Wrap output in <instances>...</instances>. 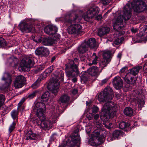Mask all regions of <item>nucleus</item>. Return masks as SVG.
<instances>
[{"label": "nucleus", "mask_w": 147, "mask_h": 147, "mask_svg": "<svg viewBox=\"0 0 147 147\" xmlns=\"http://www.w3.org/2000/svg\"><path fill=\"white\" fill-rule=\"evenodd\" d=\"M113 90L110 87L106 88L98 96V100L105 102L102 109V116L100 117L103 121H107L110 118H112L116 115L117 107L116 104L111 100L113 97Z\"/></svg>", "instance_id": "obj_1"}, {"label": "nucleus", "mask_w": 147, "mask_h": 147, "mask_svg": "<svg viewBox=\"0 0 147 147\" xmlns=\"http://www.w3.org/2000/svg\"><path fill=\"white\" fill-rule=\"evenodd\" d=\"M46 109L45 104L42 102H37L33 108L34 112H36L37 116L40 119L41 123L38 124L40 128L43 129H49L52 127V123L56 122L57 119V115L54 113L50 117L49 120H45L46 118L45 116V111Z\"/></svg>", "instance_id": "obj_2"}, {"label": "nucleus", "mask_w": 147, "mask_h": 147, "mask_svg": "<svg viewBox=\"0 0 147 147\" xmlns=\"http://www.w3.org/2000/svg\"><path fill=\"white\" fill-rule=\"evenodd\" d=\"M99 12V8L98 7H94L91 8L87 11L85 13L80 12V13L76 15L74 20L71 19V18L70 15L68 14H66L65 16L63 18H58L56 19V21H63L66 23L72 24L75 22H78L83 18L86 21H88L92 19L93 17L96 14L98 13Z\"/></svg>", "instance_id": "obj_3"}, {"label": "nucleus", "mask_w": 147, "mask_h": 147, "mask_svg": "<svg viewBox=\"0 0 147 147\" xmlns=\"http://www.w3.org/2000/svg\"><path fill=\"white\" fill-rule=\"evenodd\" d=\"M78 65L79 61L77 58H75L74 60H69L68 64L65 65V69L67 76L70 78L74 77L72 79L73 82H76L77 81L76 77L79 74L78 67Z\"/></svg>", "instance_id": "obj_4"}, {"label": "nucleus", "mask_w": 147, "mask_h": 147, "mask_svg": "<svg viewBox=\"0 0 147 147\" xmlns=\"http://www.w3.org/2000/svg\"><path fill=\"white\" fill-rule=\"evenodd\" d=\"M123 15H120L117 18L113 25V28L116 30H119L123 28L122 24L123 19L125 21L128 20L131 18V9L128 6H125L123 11Z\"/></svg>", "instance_id": "obj_5"}, {"label": "nucleus", "mask_w": 147, "mask_h": 147, "mask_svg": "<svg viewBox=\"0 0 147 147\" xmlns=\"http://www.w3.org/2000/svg\"><path fill=\"white\" fill-rule=\"evenodd\" d=\"M64 74L62 72L60 73L56 78H53L49 83L48 87L51 89L52 93L55 95L58 92L59 87V82L58 79H63Z\"/></svg>", "instance_id": "obj_6"}, {"label": "nucleus", "mask_w": 147, "mask_h": 147, "mask_svg": "<svg viewBox=\"0 0 147 147\" xmlns=\"http://www.w3.org/2000/svg\"><path fill=\"white\" fill-rule=\"evenodd\" d=\"M34 64L33 58L30 57H25L22 60L20 63L19 68L21 70L26 71L30 67H32Z\"/></svg>", "instance_id": "obj_7"}, {"label": "nucleus", "mask_w": 147, "mask_h": 147, "mask_svg": "<svg viewBox=\"0 0 147 147\" xmlns=\"http://www.w3.org/2000/svg\"><path fill=\"white\" fill-rule=\"evenodd\" d=\"M131 5L134 11L136 12H142L147 10V6L142 0H134L131 3Z\"/></svg>", "instance_id": "obj_8"}, {"label": "nucleus", "mask_w": 147, "mask_h": 147, "mask_svg": "<svg viewBox=\"0 0 147 147\" xmlns=\"http://www.w3.org/2000/svg\"><path fill=\"white\" fill-rule=\"evenodd\" d=\"M67 31L69 34L75 35L81 34L83 33L82 31V26L78 24H72L69 26L67 29Z\"/></svg>", "instance_id": "obj_9"}, {"label": "nucleus", "mask_w": 147, "mask_h": 147, "mask_svg": "<svg viewBox=\"0 0 147 147\" xmlns=\"http://www.w3.org/2000/svg\"><path fill=\"white\" fill-rule=\"evenodd\" d=\"M111 54V52L109 51L105 52L103 53V58L99 63L100 66L102 68L106 66L110 61Z\"/></svg>", "instance_id": "obj_10"}, {"label": "nucleus", "mask_w": 147, "mask_h": 147, "mask_svg": "<svg viewBox=\"0 0 147 147\" xmlns=\"http://www.w3.org/2000/svg\"><path fill=\"white\" fill-rule=\"evenodd\" d=\"M19 29L22 32H29L32 31V26L30 24L21 22L18 26Z\"/></svg>", "instance_id": "obj_11"}, {"label": "nucleus", "mask_w": 147, "mask_h": 147, "mask_svg": "<svg viewBox=\"0 0 147 147\" xmlns=\"http://www.w3.org/2000/svg\"><path fill=\"white\" fill-rule=\"evenodd\" d=\"M57 28L55 26L50 25L45 27L44 31L47 34L53 35L57 32Z\"/></svg>", "instance_id": "obj_12"}, {"label": "nucleus", "mask_w": 147, "mask_h": 147, "mask_svg": "<svg viewBox=\"0 0 147 147\" xmlns=\"http://www.w3.org/2000/svg\"><path fill=\"white\" fill-rule=\"evenodd\" d=\"M102 131L100 129L94 130L93 132L92 135L94 137H96L97 140L99 142V143H102L104 140V136L102 133Z\"/></svg>", "instance_id": "obj_13"}, {"label": "nucleus", "mask_w": 147, "mask_h": 147, "mask_svg": "<svg viewBox=\"0 0 147 147\" xmlns=\"http://www.w3.org/2000/svg\"><path fill=\"white\" fill-rule=\"evenodd\" d=\"M131 74L129 72L127 73L124 77H123L125 81L129 84H134L136 82L138 77H132L131 76Z\"/></svg>", "instance_id": "obj_14"}, {"label": "nucleus", "mask_w": 147, "mask_h": 147, "mask_svg": "<svg viewBox=\"0 0 147 147\" xmlns=\"http://www.w3.org/2000/svg\"><path fill=\"white\" fill-rule=\"evenodd\" d=\"M80 137L79 133L77 131H75L71 138L70 143L72 147L75 146L77 144H79L80 142Z\"/></svg>", "instance_id": "obj_15"}, {"label": "nucleus", "mask_w": 147, "mask_h": 147, "mask_svg": "<svg viewBox=\"0 0 147 147\" xmlns=\"http://www.w3.org/2000/svg\"><path fill=\"white\" fill-rule=\"evenodd\" d=\"M124 133L121 130H116L113 133V137H109L107 138V140L109 141H112L115 138L117 139H119L124 135Z\"/></svg>", "instance_id": "obj_16"}, {"label": "nucleus", "mask_w": 147, "mask_h": 147, "mask_svg": "<svg viewBox=\"0 0 147 147\" xmlns=\"http://www.w3.org/2000/svg\"><path fill=\"white\" fill-rule=\"evenodd\" d=\"M49 51L48 49L42 47L38 48L35 51L36 55H40L42 56H45L49 54Z\"/></svg>", "instance_id": "obj_17"}, {"label": "nucleus", "mask_w": 147, "mask_h": 147, "mask_svg": "<svg viewBox=\"0 0 147 147\" xmlns=\"http://www.w3.org/2000/svg\"><path fill=\"white\" fill-rule=\"evenodd\" d=\"M113 83L114 86L117 89L122 88L123 85V81L119 76H117L113 79Z\"/></svg>", "instance_id": "obj_18"}, {"label": "nucleus", "mask_w": 147, "mask_h": 147, "mask_svg": "<svg viewBox=\"0 0 147 147\" xmlns=\"http://www.w3.org/2000/svg\"><path fill=\"white\" fill-rule=\"evenodd\" d=\"M42 41V43L45 45H51L55 42V41L53 38L44 37L42 39H38L37 42L39 43L41 42Z\"/></svg>", "instance_id": "obj_19"}, {"label": "nucleus", "mask_w": 147, "mask_h": 147, "mask_svg": "<svg viewBox=\"0 0 147 147\" xmlns=\"http://www.w3.org/2000/svg\"><path fill=\"white\" fill-rule=\"evenodd\" d=\"M86 44V45L89 48L91 49L95 48L98 47L96 39L94 38H91L87 40H85L84 41Z\"/></svg>", "instance_id": "obj_20"}, {"label": "nucleus", "mask_w": 147, "mask_h": 147, "mask_svg": "<svg viewBox=\"0 0 147 147\" xmlns=\"http://www.w3.org/2000/svg\"><path fill=\"white\" fill-rule=\"evenodd\" d=\"M98 71L99 69L98 67L95 66H92L88 69L87 72L92 76H95L98 75Z\"/></svg>", "instance_id": "obj_21"}, {"label": "nucleus", "mask_w": 147, "mask_h": 147, "mask_svg": "<svg viewBox=\"0 0 147 147\" xmlns=\"http://www.w3.org/2000/svg\"><path fill=\"white\" fill-rule=\"evenodd\" d=\"M88 50V48L84 41L78 47L77 49L79 53L81 54L86 52Z\"/></svg>", "instance_id": "obj_22"}, {"label": "nucleus", "mask_w": 147, "mask_h": 147, "mask_svg": "<svg viewBox=\"0 0 147 147\" xmlns=\"http://www.w3.org/2000/svg\"><path fill=\"white\" fill-rule=\"evenodd\" d=\"M130 125L129 123L124 121L121 122L119 124V128L125 131H129L131 130V128L130 127Z\"/></svg>", "instance_id": "obj_23"}, {"label": "nucleus", "mask_w": 147, "mask_h": 147, "mask_svg": "<svg viewBox=\"0 0 147 147\" xmlns=\"http://www.w3.org/2000/svg\"><path fill=\"white\" fill-rule=\"evenodd\" d=\"M110 31V28L108 27H104L100 28L98 32V35L100 36L108 33Z\"/></svg>", "instance_id": "obj_24"}, {"label": "nucleus", "mask_w": 147, "mask_h": 147, "mask_svg": "<svg viewBox=\"0 0 147 147\" xmlns=\"http://www.w3.org/2000/svg\"><path fill=\"white\" fill-rule=\"evenodd\" d=\"M142 68V66L140 65L136 66L130 69L129 72L131 75H133L134 76H136L137 75L140 70Z\"/></svg>", "instance_id": "obj_25"}, {"label": "nucleus", "mask_w": 147, "mask_h": 147, "mask_svg": "<svg viewBox=\"0 0 147 147\" xmlns=\"http://www.w3.org/2000/svg\"><path fill=\"white\" fill-rule=\"evenodd\" d=\"M54 69L53 66H51L48 67L42 73L41 77L45 78L48 76Z\"/></svg>", "instance_id": "obj_26"}, {"label": "nucleus", "mask_w": 147, "mask_h": 147, "mask_svg": "<svg viewBox=\"0 0 147 147\" xmlns=\"http://www.w3.org/2000/svg\"><path fill=\"white\" fill-rule=\"evenodd\" d=\"M124 113L125 115L131 117L133 115V111L131 107H127L124 110Z\"/></svg>", "instance_id": "obj_27"}, {"label": "nucleus", "mask_w": 147, "mask_h": 147, "mask_svg": "<svg viewBox=\"0 0 147 147\" xmlns=\"http://www.w3.org/2000/svg\"><path fill=\"white\" fill-rule=\"evenodd\" d=\"M7 63L10 65H15L18 62V59L13 56H12L9 58L7 60Z\"/></svg>", "instance_id": "obj_28"}, {"label": "nucleus", "mask_w": 147, "mask_h": 147, "mask_svg": "<svg viewBox=\"0 0 147 147\" xmlns=\"http://www.w3.org/2000/svg\"><path fill=\"white\" fill-rule=\"evenodd\" d=\"M50 93L48 91H47L44 93L41 96V100L44 102H46L48 100Z\"/></svg>", "instance_id": "obj_29"}, {"label": "nucleus", "mask_w": 147, "mask_h": 147, "mask_svg": "<svg viewBox=\"0 0 147 147\" xmlns=\"http://www.w3.org/2000/svg\"><path fill=\"white\" fill-rule=\"evenodd\" d=\"M69 100V97L66 94L62 95L59 99V101L62 103H66Z\"/></svg>", "instance_id": "obj_30"}, {"label": "nucleus", "mask_w": 147, "mask_h": 147, "mask_svg": "<svg viewBox=\"0 0 147 147\" xmlns=\"http://www.w3.org/2000/svg\"><path fill=\"white\" fill-rule=\"evenodd\" d=\"M136 102L138 105V107L140 110H141V108L143 107L144 103V102L143 99H136Z\"/></svg>", "instance_id": "obj_31"}, {"label": "nucleus", "mask_w": 147, "mask_h": 147, "mask_svg": "<svg viewBox=\"0 0 147 147\" xmlns=\"http://www.w3.org/2000/svg\"><path fill=\"white\" fill-rule=\"evenodd\" d=\"M42 78L41 76H40L37 80L31 86L33 88L35 89L39 86L40 82L41 81Z\"/></svg>", "instance_id": "obj_32"}, {"label": "nucleus", "mask_w": 147, "mask_h": 147, "mask_svg": "<svg viewBox=\"0 0 147 147\" xmlns=\"http://www.w3.org/2000/svg\"><path fill=\"white\" fill-rule=\"evenodd\" d=\"M25 100V99L24 98H23L18 103L17 109L19 111H22L24 109V106L22 105Z\"/></svg>", "instance_id": "obj_33"}, {"label": "nucleus", "mask_w": 147, "mask_h": 147, "mask_svg": "<svg viewBox=\"0 0 147 147\" xmlns=\"http://www.w3.org/2000/svg\"><path fill=\"white\" fill-rule=\"evenodd\" d=\"M25 84L22 82H19L15 80L14 82V85L15 88L18 89L21 88Z\"/></svg>", "instance_id": "obj_34"}, {"label": "nucleus", "mask_w": 147, "mask_h": 147, "mask_svg": "<svg viewBox=\"0 0 147 147\" xmlns=\"http://www.w3.org/2000/svg\"><path fill=\"white\" fill-rule=\"evenodd\" d=\"M15 80L19 82H22V83H23L24 84H25L26 80L24 76L20 75L17 76L16 77Z\"/></svg>", "instance_id": "obj_35"}, {"label": "nucleus", "mask_w": 147, "mask_h": 147, "mask_svg": "<svg viewBox=\"0 0 147 147\" xmlns=\"http://www.w3.org/2000/svg\"><path fill=\"white\" fill-rule=\"evenodd\" d=\"M2 79L3 80L5 81V85L6 88L10 84L11 82V80L9 77L6 78L4 76H3L2 78Z\"/></svg>", "instance_id": "obj_36"}, {"label": "nucleus", "mask_w": 147, "mask_h": 147, "mask_svg": "<svg viewBox=\"0 0 147 147\" xmlns=\"http://www.w3.org/2000/svg\"><path fill=\"white\" fill-rule=\"evenodd\" d=\"M38 91L37 90H35L30 93L28 94L26 96L27 98H28L29 99H31L34 97L37 94Z\"/></svg>", "instance_id": "obj_37"}, {"label": "nucleus", "mask_w": 147, "mask_h": 147, "mask_svg": "<svg viewBox=\"0 0 147 147\" xmlns=\"http://www.w3.org/2000/svg\"><path fill=\"white\" fill-rule=\"evenodd\" d=\"M45 68V65H40L37 68L34 69V73H37L42 70Z\"/></svg>", "instance_id": "obj_38"}, {"label": "nucleus", "mask_w": 147, "mask_h": 147, "mask_svg": "<svg viewBox=\"0 0 147 147\" xmlns=\"http://www.w3.org/2000/svg\"><path fill=\"white\" fill-rule=\"evenodd\" d=\"M6 45V42L5 39L0 37V48L3 47Z\"/></svg>", "instance_id": "obj_39"}, {"label": "nucleus", "mask_w": 147, "mask_h": 147, "mask_svg": "<svg viewBox=\"0 0 147 147\" xmlns=\"http://www.w3.org/2000/svg\"><path fill=\"white\" fill-rule=\"evenodd\" d=\"M18 114V111L16 110H14L11 112V115L13 119H15L17 117Z\"/></svg>", "instance_id": "obj_40"}, {"label": "nucleus", "mask_w": 147, "mask_h": 147, "mask_svg": "<svg viewBox=\"0 0 147 147\" xmlns=\"http://www.w3.org/2000/svg\"><path fill=\"white\" fill-rule=\"evenodd\" d=\"M93 123L97 128L98 129L101 128L102 126L101 124V121L100 120L95 121H94Z\"/></svg>", "instance_id": "obj_41"}, {"label": "nucleus", "mask_w": 147, "mask_h": 147, "mask_svg": "<svg viewBox=\"0 0 147 147\" xmlns=\"http://www.w3.org/2000/svg\"><path fill=\"white\" fill-rule=\"evenodd\" d=\"M16 125V123L15 122L13 121L10 125L9 129V133H11L14 129Z\"/></svg>", "instance_id": "obj_42"}, {"label": "nucleus", "mask_w": 147, "mask_h": 147, "mask_svg": "<svg viewBox=\"0 0 147 147\" xmlns=\"http://www.w3.org/2000/svg\"><path fill=\"white\" fill-rule=\"evenodd\" d=\"M5 100V96L2 94H0V107L2 106L3 103L4 102Z\"/></svg>", "instance_id": "obj_43"}, {"label": "nucleus", "mask_w": 147, "mask_h": 147, "mask_svg": "<svg viewBox=\"0 0 147 147\" xmlns=\"http://www.w3.org/2000/svg\"><path fill=\"white\" fill-rule=\"evenodd\" d=\"M92 113H93L94 114L97 113V112H98V110H99V108H98L96 106H94L92 108Z\"/></svg>", "instance_id": "obj_44"}, {"label": "nucleus", "mask_w": 147, "mask_h": 147, "mask_svg": "<svg viewBox=\"0 0 147 147\" xmlns=\"http://www.w3.org/2000/svg\"><path fill=\"white\" fill-rule=\"evenodd\" d=\"M123 40V38H117L115 40L114 43L116 45H118L122 42Z\"/></svg>", "instance_id": "obj_45"}, {"label": "nucleus", "mask_w": 147, "mask_h": 147, "mask_svg": "<svg viewBox=\"0 0 147 147\" xmlns=\"http://www.w3.org/2000/svg\"><path fill=\"white\" fill-rule=\"evenodd\" d=\"M30 133H29V131L25 135V138L26 140H32V136Z\"/></svg>", "instance_id": "obj_46"}, {"label": "nucleus", "mask_w": 147, "mask_h": 147, "mask_svg": "<svg viewBox=\"0 0 147 147\" xmlns=\"http://www.w3.org/2000/svg\"><path fill=\"white\" fill-rule=\"evenodd\" d=\"M92 55L94 56V57L92 61V64H96L97 63L98 57L96 56V54L95 53H93Z\"/></svg>", "instance_id": "obj_47"}, {"label": "nucleus", "mask_w": 147, "mask_h": 147, "mask_svg": "<svg viewBox=\"0 0 147 147\" xmlns=\"http://www.w3.org/2000/svg\"><path fill=\"white\" fill-rule=\"evenodd\" d=\"M81 82H83V83H85L88 80L87 78L84 74L81 76Z\"/></svg>", "instance_id": "obj_48"}, {"label": "nucleus", "mask_w": 147, "mask_h": 147, "mask_svg": "<svg viewBox=\"0 0 147 147\" xmlns=\"http://www.w3.org/2000/svg\"><path fill=\"white\" fill-rule=\"evenodd\" d=\"M110 0H101V2L104 5H107L110 2Z\"/></svg>", "instance_id": "obj_49"}, {"label": "nucleus", "mask_w": 147, "mask_h": 147, "mask_svg": "<svg viewBox=\"0 0 147 147\" xmlns=\"http://www.w3.org/2000/svg\"><path fill=\"white\" fill-rule=\"evenodd\" d=\"M80 59L82 61H85L86 59V57L84 55H80Z\"/></svg>", "instance_id": "obj_50"}, {"label": "nucleus", "mask_w": 147, "mask_h": 147, "mask_svg": "<svg viewBox=\"0 0 147 147\" xmlns=\"http://www.w3.org/2000/svg\"><path fill=\"white\" fill-rule=\"evenodd\" d=\"M109 78H106L101 81V85H102L106 83L109 80Z\"/></svg>", "instance_id": "obj_51"}, {"label": "nucleus", "mask_w": 147, "mask_h": 147, "mask_svg": "<svg viewBox=\"0 0 147 147\" xmlns=\"http://www.w3.org/2000/svg\"><path fill=\"white\" fill-rule=\"evenodd\" d=\"M29 133H31L32 136V140L35 139V137L36 136V134L33 133L31 131H29Z\"/></svg>", "instance_id": "obj_52"}, {"label": "nucleus", "mask_w": 147, "mask_h": 147, "mask_svg": "<svg viewBox=\"0 0 147 147\" xmlns=\"http://www.w3.org/2000/svg\"><path fill=\"white\" fill-rule=\"evenodd\" d=\"M103 124L105 127L109 129H110L113 127H112L109 125L108 123H103Z\"/></svg>", "instance_id": "obj_53"}, {"label": "nucleus", "mask_w": 147, "mask_h": 147, "mask_svg": "<svg viewBox=\"0 0 147 147\" xmlns=\"http://www.w3.org/2000/svg\"><path fill=\"white\" fill-rule=\"evenodd\" d=\"M143 69L144 72L146 73H147V61L144 64V67Z\"/></svg>", "instance_id": "obj_54"}, {"label": "nucleus", "mask_w": 147, "mask_h": 147, "mask_svg": "<svg viewBox=\"0 0 147 147\" xmlns=\"http://www.w3.org/2000/svg\"><path fill=\"white\" fill-rule=\"evenodd\" d=\"M78 92V90L77 89H73L71 91V93L73 95L76 94Z\"/></svg>", "instance_id": "obj_55"}, {"label": "nucleus", "mask_w": 147, "mask_h": 147, "mask_svg": "<svg viewBox=\"0 0 147 147\" xmlns=\"http://www.w3.org/2000/svg\"><path fill=\"white\" fill-rule=\"evenodd\" d=\"M127 68V67H123L119 71V72L120 73H123L126 70V69Z\"/></svg>", "instance_id": "obj_56"}, {"label": "nucleus", "mask_w": 147, "mask_h": 147, "mask_svg": "<svg viewBox=\"0 0 147 147\" xmlns=\"http://www.w3.org/2000/svg\"><path fill=\"white\" fill-rule=\"evenodd\" d=\"M99 115L98 114H96L94 116V119L95 120V121L98 120V119L99 118Z\"/></svg>", "instance_id": "obj_57"}, {"label": "nucleus", "mask_w": 147, "mask_h": 147, "mask_svg": "<svg viewBox=\"0 0 147 147\" xmlns=\"http://www.w3.org/2000/svg\"><path fill=\"white\" fill-rule=\"evenodd\" d=\"M131 32L134 33H136L137 31V29L136 28H132L131 29Z\"/></svg>", "instance_id": "obj_58"}, {"label": "nucleus", "mask_w": 147, "mask_h": 147, "mask_svg": "<svg viewBox=\"0 0 147 147\" xmlns=\"http://www.w3.org/2000/svg\"><path fill=\"white\" fill-rule=\"evenodd\" d=\"M55 59L56 57L55 56H54L52 57L51 61V62L53 63L54 61L55 60Z\"/></svg>", "instance_id": "obj_59"}, {"label": "nucleus", "mask_w": 147, "mask_h": 147, "mask_svg": "<svg viewBox=\"0 0 147 147\" xmlns=\"http://www.w3.org/2000/svg\"><path fill=\"white\" fill-rule=\"evenodd\" d=\"M87 117L88 118L89 120H91L92 118V115L87 116Z\"/></svg>", "instance_id": "obj_60"}, {"label": "nucleus", "mask_w": 147, "mask_h": 147, "mask_svg": "<svg viewBox=\"0 0 147 147\" xmlns=\"http://www.w3.org/2000/svg\"><path fill=\"white\" fill-rule=\"evenodd\" d=\"M121 56V54L119 53L118 54V55L117 56V57L118 58H119V59H120Z\"/></svg>", "instance_id": "obj_61"}, {"label": "nucleus", "mask_w": 147, "mask_h": 147, "mask_svg": "<svg viewBox=\"0 0 147 147\" xmlns=\"http://www.w3.org/2000/svg\"><path fill=\"white\" fill-rule=\"evenodd\" d=\"M101 16L100 15H99L97 17V19H100L101 18Z\"/></svg>", "instance_id": "obj_62"}, {"label": "nucleus", "mask_w": 147, "mask_h": 147, "mask_svg": "<svg viewBox=\"0 0 147 147\" xmlns=\"http://www.w3.org/2000/svg\"><path fill=\"white\" fill-rule=\"evenodd\" d=\"M134 126H137V122L136 121H135L134 123Z\"/></svg>", "instance_id": "obj_63"}, {"label": "nucleus", "mask_w": 147, "mask_h": 147, "mask_svg": "<svg viewBox=\"0 0 147 147\" xmlns=\"http://www.w3.org/2000/svg\"><path fill=\"white\" fill-rule=\"evenodd\" d=\"M108 124L110 126H111L112 125V123H108Z\"/></svg>", "instance_id": "obj_64"}]
</instances>
